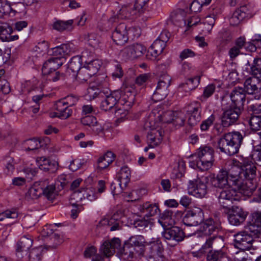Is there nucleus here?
Masks as SVG:
<instances>
[{"instance_id":"4468645a","label":"nucleus","mask_w":261,"mask_h":261,"mask_svg":"<svg viewBox=\"0 0 261 261\" xmlns=\"http://www.w3.org/2000/svg\"><path fill=\"white\" fill-rule=\"evenodd\" d=\"M171 77L165 75L158 82L156 89L152 94V100L155 102L161 101L164 99L169 93L168 87L170 85Z\"/></svg>"},{"instance_id":"e433bc0d","label":"nucleus","mask_w":261,"mask_h":261,"mask_svg":"<svg viewBox=\"0 0 261 261\" xmlns=\"http://www.w3.org/2000/svg\"><path fill=\"white\" fill-rule=\"evenodd\" d=\"M16 11L6 0H0V17H13Z\"/></svg>"},{"instance_id":"69168bd1","label":"nucleus","mask_w":261,"mask_h":261,"mask_svg":"<svg viewBox=\"0 0 261 261\" xmlns=\"http://www.w3.org/2000/svg\"><path fill=\"white\" fill-rule=\"evenodd\" d=\"M220 41L224 44H227L231 41L232 37L228 31H222L219 34Z\"/></svg>"},{"instance_id":"f03ea898","label":"nucleus","mask_w":261,"mask_h":261,"mask_svg":"<svg viewBox=\"0 0 261 261\" xmlns=\"http://www.w3.org/2000/svg\"><path fill=\"white\" fill-rule=\"evenodd\" d=\"M135 92L130 87H123L120 90H115L101 102L102 110L107 111L116 106L115 116L117 123H120L128 118V111L135 101Z\"/></svg>"},{"instance_id":"20e7f679","label":"nucleus","mask_w":261,"mask_h":261,"mask_svg":"<svg viewBox=\"0 0 261 261\" xmlns=\"http://www.w3.org/2000/svg\"><path fill=\"white\" fill-rule=\"evenodd\" d=\"M214 149L212 147L201 146L196 152L193 154L189 160V166L194 169L201 171L210 169L214 163Z\"/></svg>"},{"instance_id":"ea45409f","label":"nucleus","mask_w":261,"mask_h":261,"mask_svg":"<svg viewBox=\"0 0 261 261\" xmlns=\"http://www.w3.org/2000/svg\"><path fill=\"white\" fill-rule=\"evenodd\" d=\"M146 193V189H140L139 190H133L128 194L124 193L123 196L127 201H135L139 199L143 195Z\"/></svg>"},{"instance_id":"2eb2a0df","label":"nucleus","mask_w":261,"mask_h":261,"mask_svg":"<svg viewBox=\"0 0 261 261\" xmlns=\"http://www.w3.org/2000/svg\"><path fill=\"white\" fill-rule=\"evenodd\" d=\"M254 14L251 6H241L236 9L229 18L230 25L236 26L240 23L245 18H250Z\"/></svg>"},{"instance_id":"7ed1b4c3","label":"nucleus","mask_w":261,"mask_h":261,"mask_svg":"<svg viewBox=\"0 0 261 261\" xmlns=\"http://www.w3.org/2000/svg\"><path fill=\"white\" fill-rule=\"evenodd\" d=\"M261 238V212L252 215L251 221L249 222L245 230L234 235V246L240 250H249L254 238Z\"/></svg>"},{"instance_id":"5701e85b","label":"nucleus","mask_w":261,"mask_h":261,"mask_svg":"<svg viewBox=\"0 0 261 261\" xmlns=\"http://www.w3.org/2000/svg\"><path fill=\"white\" fill-rule=\"evenodd\" d=\"M240 114V109L234 107L230 108L223 113L221 117V124L223 127H228L236 123Z\"/></svg>"},{"instance_id":"a19ab883","label":"nucleus","mask_w":261,"mask_h":261,"mask_svg":"<svg viewBox=\"0 0 261 261\" xmlns=\"http://www.w3.org/2000/svg\"><path fill=\"white\" fill-rule=\"evenodd\" d=\"M185 110L186 114H201V105L199 101H193L186 106Z\"/></svg>"},{"instance_id":"c03bdc74","label":"nucleus","mask_w":261,"mask_h":261,"mask_svg":"<svg viewBox=\"0 0 261 261\" xmlns=\"http://www.w3.org/2000/svg\"><path fill=\"white\" fill-rule=\"evenodd\" d=\"M89 73V71L88 69L85 65L80 68L76 75L77 85L80 83L87 81L92 76V75H88Z\"/></svg>"},{"instance_id":"a18cd8bd","label":"nucleus","mask_w":261,"mask_h":261,"mask_svg":"<svg viewBox=\"0 0 261 261\" xmlns=\"http://www.w3.org/2000/svg\"><path fill=\"white\" fill-rule=\"evenodd\" d=\"M43 248L42 246L34 248L29 254L30 261H40L41 260Z\"/></svg>"},{"instance_id":"2f4dec72","label":"nucleus","mask_w":261,"mask_h":261,"mask_svg":"<svg viewBox=\"0 0 261 261\" xmlns=\"http://www.w3.org/2000/svg\"><path fill=\"white\" fill-rule=\"evenodd\" d=\"M200 83V77L195 76L189 78L186 81V82L179 85L178 91H184L185 94L189 93L191 90L197 88Z\"/></svg>"},{"instance_id":"f3484780","label":"nucleus","mask_w":261,"mask_h":261,"mask_svg":"<svg viewBox=\"0 0 261 261\" xmlns=\"http://www.w3.org/2000/svg\"><path fill=\"white\" fill-rule=\"evenodd\" d=\"M166 34L161 33L159 39H156L148 48L146 57L149 60H154L162 53L166 45L167 37L164 38Z\"/></svg>"},{"instance_id":"f704fd0d","label":"nucleus","mask_w":261,"mask_h":261,"mask_svg":"<svg viewBox=\"0 0 261 261\" xmlns=\"http://www.w3.org/2000/svg\"><path fill=\"white\" fill-rule=\"evenodd\" d=\"M261 80L255 77H249L244 82L245 92L249 94H252L258 91V86L261 85Z\"/></svg>"},{"instance_id":"393cba45","label":"nucleus","mask_w":261,"mask_h":261,"mask_svg":"<svg viewBox=\"0 0 261 261\" xmlns=\"http://www.w3.org/2000/svg\"><path fill=\"white\" fill-rule=\"evenodd\" d=\"M246 92L244 88L235 87L230 94V98L234 107L240 109L243 106L245 101Z\"/></svg>"},{"instance_id":"a878e982","label":"nucleus","mask_w":261,"mask_h":261,"mask_svg":"<svg viewBox=\"0 0 261 261\" xmlns=\"http://www.w3.org/2000/svg\"><path fill=\"white\" fill-rule=\"evenodd\" d=\"M138 211L144 216L148 218L160 212L158 205L155 203L146 202L138 206Z\"/></svg>"},{"instance_id":"4c0bfd02","label":"nucleus","mask_w":261,"mask_h":261,"mask_svg":"<svg viewBox=\"0 0 261 261\" xmlns=\"http://www.w3.org/2000/svg\"><path fill=\"white\" fill-rule=\"evenodd\" d=\"M99 226H110V231H115L119 229L120 225L115 215L112 217L109 216L102 219L98 223Z\"/></svg>"},{"instance_id":"6e6d98bb","label":"nucleus","mask_w":261,"mask_h":261,"mask_svg":"<svg viewBox=\"0 0 261 261\" xmlns=\"http://www.w3.org/2000/svg\"><path fill=\"white\" fill-rule=\"evenodd\" d=\"M113 66V71L112 73L113 79L115 80L117 78H121L123 75V71L120 64L117 62L115 61Z\"/></svg>"},{"instance_id":"4d7b16f0","label":"nucleus","mask_w":261,"mask_h":261,"mask_svg":"<svg viewBox=\"0 0 261 261\" xmlns=\"http://www.w3.org/2000/svg\"><path fill=\"white\" fill-rule=\"evenodd\" d=\"M64 44L57 46L53 48V51L54 56H56V58H59L60 59L61 61H63V62L65 60V58L64 57L65 53L64 49ZM54 58H55V57Z\"/></svg>"},{"instance_id":"bb28decb","label":"nucleus","mask_w":261,"mask_h":261,"mask_svg":"<svg viewBox=\"0 0 261 261\" xmlns=\"http://www.w3.org/2000/svg\"><path fill=\"white\" fill-rule=\"evenodd\" d=\"M33 244V240L27 236L21 238L18 242L16 248V255L19 258H21L27 254L28 251Z\"/></svg>"},{"instance_id":"6e6552de","label":"nucleus","mask_w":261,"mask_h":261,"mask_svg":"<svg viewBox=\"0 0 261 261\" xmlns=\"http://www.w3.org/2000/svg\"><path fill=\"white\" fill-rule=\"evenodd\" d=\"M228 189L222 190L218 197L219 202L221 206L224 210L230 211L234 201H238L240 197L238 194H242L238 189L229 187Z\"/></svg>"},{"instance_id":"412c9836","label":"nucleus","mask_w":261,"mask_h":261,"mask_svg":"<svg viewBox=\"0 0 261 261\" xmlns=\"http://www.w3.org/2000/svg\"><path fill=\"white\" fill-rule=\"evenodd\" d=\"M221 229V222L219 220H214L212 218L206 219L201 228V231L203 235L206 236L217 237V233Z\"/></svg>"},{"instance_id":"052dcab7","label":"nucleus","mask_w":261,"mask_h":261,"mask_svg":"<svg viewBox=\"0 0 261 261\" xmlns=\"http://www.w3.org/2000/svg\"><path fill=\"white\" fill-rule=\"evenodd\" d=\"M97 122L96 118L92 115L83 116L81 119V123L84 125H87L91 127Z\"/></svg>"},{"instance_id":"37998d69","label":"nucleus","mask_w":261,"mask_h":261,"mask_svg":"<svg viewBox=\"0 0 261 261\" xmlns=\"http://www.w3.org/2000/svg\"><path fill=\"white\" fill-rule=\"evenodd\" d=\"M101 61L97 59L86 63L85 66L89 71L88 75H92L93 76L96 74L101 66Z\"/></svg>"},{"instance_id":"de8ad7c7","label":"nucleus","mask_w":261,"mask_h":261,"mask_svg":"<svg viewBox=\"0 0 261 261\" xmlns=\"http://www.w3.org/2000/svg\"><path fill=\"white\" fill-rule=\"evenodd\" d=\"M215 89L216 86L215 84H211L208 85L204 88L203 94L199 97V99L201 101L206 100L213 94Z\"/></svg>"},{"instance_id":"8fccbe9b","label":"nucleus","mask_w":261,"mask_h":261,"mask_svg":"<svg viewBox=\"0 0 261 261\" xmlns=\"http://www.w3.org/2000/svg\"><path fill=\"white\" fill-rule=\"evenodd\" d=\"M249 124L252 130H258L261 129V115H253L249 120Z\"/></svg>"},{"instance_id":"bf43d9fd","label":"nucleus","mask_w":261,"mask_h":261,"mask_svg":"<svg viewBox=\"0 0 261 261\" xmlns=\"http://www.w3.org/2000/svg\"><path fill=\"white\" fill-rule=\"evenodd\" d=\"M18 217V213L15 211L7 210L0 213V221H3L6 218L16 219Z\"/></svg>"},{"instance_id":"ddd939ff","label":"nucleus","mask_w":261,"mask_h":261,"mask_svg":"<svg viewBox=\"0 0 261 261\" xmlns=\"http://www.w3.org/2000/svg\"><path fill=\"white\" fill-rule=\"evenodd\" d=\"M43 186V193L49 199H52L55 196L56 190H61L65 186V175L62 174L54 184L53 182L49 183L48 180L42 181Z\"/></svg>"},{"instance_id":"aec40b11","label":"nucleus","mask_w":261,"mask_h":261,"mask_svg":"<svg viewBox=\"0 0 261 261\" xmlns=\"http://www.w3.org/2000/svg\"><path fill=\"white\" fill-rule=\"evenodd\" d=\"M146 51V47L142 44L134 43L124 47L121 53L126 59H136L142 56Z\"/></svg>"},{"instance_id":"e2e57ef3","label":"nucleus","mask_w":261,"mask_h":261,"mask_svg":"<svg viewBox=\"0 0 261 261\" xmlns=\"http://www.w3.org/2000/svg\"><path fill=\"white\" fill-rule=\"evenodd\" d=\"M70 204L72 206V208L71 210L70 217L73 219H75L78 217L79 213L83 210V206L81 205L71 202Z\"/></svg>"},{"instance_id":"338daca9","label":"nucleus","mask_w":261,"mask_h":261,"mask_svg":"<svg viewBox=\"0 0 261 261\" xmlns=\"http://www.w3.org/2000/svg\"><path fill=\"white\" fill-rule=\"evenodd\" d=\"M99 94V90L93 87H89L87 89V96L90 99L92 100L95 98Z\"/></svg>"},{"instance_id":"79ce46f5","label":"nucleus","mask_w":261,"mask_h":261,"mask_svg":"<svg viewBox=\"0 0 261 261\" xmlns=\"http://www.w3.org/2000/svg\"><path fill=\"white\" fill-rule=\"evenodd\" d=\"M13 32L12 28L7 23L0 25V39L3 41H8L10 38V35Z\"/></svg>"},{"instance_id":"9b49d317","label":"nucleus","mask_w":261,"mask_h":261,"mask_svg":"<svg viewBox=\"0 0 261 261\" xmlns=\"http://www.w3.org/2000/svg\"><path fill=\"white\" fill-rule=\"evenodd\" d=\"M143 13V11L139 8H135V4L132 7L128 6H124L119 10L116 15L111 16L108 21L109 23H113L116 21V19H134L138 17Z\"/></svg>"},{"instance_id":"7c9ffc66","label":"nucleus","mask_w":261,"mask_h":261,"mask_svg":"<svg viewBox=\"0 0 261 261\" xmlns=\"http://www.w3.org/2000/svg\"><path fill=\"white\" fill-rule=\"evenodd\" d=\"M132 171L130 168L127 165L122 166L116 173V177L120 184H123L124 187H126L130 181Z\"/></svg>"},{"instance_id":"49530a36","label":"nucleus","mask_w":261,"mask_h":261,"mask_svg":"<svg viewBox=\"0 0 261 261\" xmlns=\"http://www.w3.org/2000/svg\"><path fill=\"white\" fill-rule=\"evenodd\" d=\"M83 191L84 199H87L90 201H93L97 199L99 196L95 189L93 187L86 188V189H83Z\"/></svg>"},{"instance_id":"0e129e2a","label":"nucleus","mask_w":261,"mask_h":261,"mask_svg":"<svg viewBox=\"0 0 261 261\" xmlns=\"http://www.w3.org/2000/svg\"><path fill=\"white\" fill-rule=\"evenodd\" d=\"M125 187L123 186V184L120 185V182H118V184L112 183L110 187L111 193L114 196L118 195L122 193L123 188Z\"/></svg>"},{"instance_id":"c9c22d12","label":"nucleus","mask_w":261,"mask_h":261,"mask_svg":"<svg viewBox=\"0 0 261 261\" xmlns=\"http://www.w3.org/2000/svg\"><path fill=\"white\" fill-rule=\"evenodd\" d=\"M54 111H50L49 116L51 118H62L64 116L65 112V100L64 98L58 101L54 107Z\"/></svg>"},{"instance_id":"4be33fe9","label":"nucleus","mask_w":261,"mask_h":261,"mask_svg":"<svg viewBox=\"0 0 261 261\" xmlns=\"http://www.w3.org/2000/svg\"><path fill=\"white\" fill-rule=\"evenodd\" d=\"M150 250L147 261H166V257L163 255L164 248L160 240L151 244Z\"/></svg>"},{"instance_id":"0eeeda50","label":"nucleus","mask_w":261,"mask_h":261,"mask_svg":"<svg viewBox=\"0 0 261 261\" xmlns=\"http://www.w3.org/2000/svg\"><path fill=\"white\" fill-rule=\"evenodd\" d=\"M154 112H152L144 123V128L148 130L147 142L148 146L154 148L162 141V131L159 128V122L155 121Z\"/></svg>"},{"instance_id":"a211bd4d","label":"nucleus","mask_w":261,"mask_h":261,"mask_svg":"<svg viewBox=\"0 0 261 261\" xmlns=\"http://www.w3.org/2000/svg\"><path fill=\"white\" fill-rule=\"evenodd\" d=\"M224 212L229 214L228 220L229 223L236 226L242 223L245 220L248 214L242 208L237 206H232L229 211L224 209Z\"/></svg>"},{"instance_id":"603ef678","label":"nucleus","mask_w":261,"mask_h":261,"mask_svg":"<svg viewBox=\"0 0 261 261\" xmlns=\"http://www.w3.org/2000/svg\"><path fill=\"white\" fill-rule=\"evenodd\" d=\"M83 199L84 195L83 189H81L77 191H73L70 195L69 201L70 203L71 202L77 204V203L82 201Z\"/></svg>"},{"instance_id":"680f3d73","label":"nucleus","mask_w":261,"mask_h":261,"mask_svg":"<svg viewBox=\"0 0 261 261\" xmlns=\"http://www.w3.org/2000/svg\"><path fill=\"white\" fill-rule=\"evenodd\" d=\"M84 164V160L76 159L70 161L68 168L72 172L76 171Z\"/></svg>"},{"instance_id":"774afa93","label":"nucleus","mask_w":261,"mask_h":261,"mask_svg":"<svg viewBox=\"0 0 261 261\" xmlns=\"http://www.w3.org/2000/svg\"><path fill=\"white\" fill-rule=\"evenodd\" d=\"M186 21V24L188 28H191L192 26L196 25L200 22V19L197 15H193L190 17Z\"/></svg>"},{"instance_id":"58836bf2","label":"nucleus","mask_w":261,"mask_h":261,"mask_svg":"<svg viewBox=\"0 0 261 261\" xmlns=\"http://www.w3.org/2000/svg\"><path fill=\"white\" fill-rule=\"evenodd\" d=\"M226 254L221 250H210L206 257V261H229Z\"/></svg>"},{"instance_id":"13d9d810","label":"nucleus","mask_w":261,"mask_h":261,"mask_svg":"<svg viewBox=\"0 0 261 261\" xmlns=\"http://www.w3.org/2000/svg\"><path fill=\"white\" fill-rule=\"evenodd\" d=\"M215 120V117L214 115L212 114L206 119L203 121L200 124V129L201 131L207 130L210 126L212 125Z\"/></svg>"},{"instance_id":"864d4df0","label":"nucleus","mask_w":261,"mask_h":261,"mask_svg":"<svg viewBox=\"0 0 261 261\" xmlns=\"http://www.w3.org/2000/svg\"><path fill=\"white\" fill-rule=\"evenodd\" d=\"M218 239L217 237L212 236L208 237L206 239L205 243L201 246L202 250L204 251V253L207 252H209L210 249L213 247V244L214 243L217 242Z\"/></svg>"},{"instance_id":"09e8293b","label":"nucleus","mask_w":261,"mask_h":261,"mask_svg":"<svg viewBox=\"0 0 261 261\" xmlns=\"http://www.w3.org/2000/svg\"><path fill=\"white\" fill-rule=\"evenodd\" d=\"M149 220L146 217H140L134 220V226L139 230H142L148 226Z\"/></svg>"},{"instance_id":"6ab92c4d","label":"nucleus","mask_w":261,"mask_h":261,"mask_svg":"<svg viewBox=\"0 0 261 261\" xmlns=\"http://www.w3.org/2000/svg\"><path fill=\"white\" fill-rule=\"evenodd\" d=\"M188 191L189 194L195 197L201 198L207 193V186L204 181L198 178L189 181Z\"/></svg>"},{"instance_id":"c756f323","label":"nucleus","mask_w":261,"mask_h":261,"mask_svg":"<svg viewBox=\"0 0 261 261\" xmlns=\"http://www.w3.org/2000/svg\"><path fill=\"white\" fill-rule=\"evenodd\" d=\"M42 181L35 182L25 194V198L28 200L37 199L43 193Z\"/></svg>"},{"instance_id":"39448f33","label":"nucleus","mask_w":261,"mask_h":261,"mask_svg":"<svg viewBox=\"0 0 261 261\" xmlns=\"http://www.w3.org/2000/svg\"><path fill=\"white\" fill-rule=\"evenodd\" d=\"M243 137L239 132L228 133L222 137L218 142V147L221 152L229 155L238 152Z\"/></svg>"},{"instance_id":"5fc2aeb1","label":"nucleus","mask_w":261,"mask_h":261,"mask_svg":"<svg viewBox=\"0 0 261 261\" xmlns=\"http://www.w3.org/2000/svg\"><path fill=\"white\" fill-rule=\"evenodd\" d=\"M188 119V124L193 127L196 125L201 120V114H186Z\"/></svg>"},{"instance_id":"423d86ee","label":"nucleus","mask_w":261,"mask_h":261,"mask_svg":"<svg viewBox=\"0 0 261 261\" xmlns=\"http://www.w3.org/2000/svg\"><path fill=\"white\" fill-rule=\"evenodd\" d=\"M158 222L165 229L162 232V236L165 240L174 241L176 243L184 240V233L179 227L167 228L173 224L170 212H164L159 219Z\"/></svg>"},{"instance_id":"3c124183","label":"nucleus","mask_w":261,"mask_h":261,"mask_svg":"<svg viewBox=\"0 0 261 261\" xmlns=\"http://www.w3.org/2000/svg\"><path fill=\"white\" fill-rule=\"evenodd\" d=\"M42 142L37 139H30L25 141V148L28 150H34L40 147Z\"/></svg>"},{"instance_id":"9d476101","label":"nucleus","mask_w":261,"mask_h":261,"mask_svg":"<svg viewBox=\"0 0 261 261\" xmlns=\"http://www.w3.org/2000/svg\"><path fill=\"white\" fill-rule=\"evenodd\" d=\"M82 58L79 56L73 57L68 63V68L66 70V79L67 84L69 85L71 82H73L71 88H74L77 86L76 75L82 65Z\"/></svg>"},{"instance_id":"c85d7f7f","label":"nucleus","mask_w":261,"mask_h":261,"mask_svg":"<svg viewBox=\"0 0 261 261\" xmlns=\"http://www.w3.org/2000/svg\"><path fill=\"white\" fill-rule=\"evenodd\" d=\"M63 226L61 223H54L52 225H46L42 229L41 234L43 237H51V239H54V244L50 247L56 248V246L62 242L59 236L56 233H54L53 230L55 226Z\"/></svg>"},{"instance_id":"f257e3e1","label":"nucleus","mask_w":261,"mask_h":261,"mask_svg":"<svg viewBox=\"0 0 261 261\" xmlns=\"http://www.w3.org/2000/svg\"><path fill=\"white\" fill-rule=\"evenodd\" d=\"M228 171L220 170L212 181V185L220 188L226 186L238 189L243 195L250 196L256 189L252 180L256 175V168L249 159L244 160L243 163L233 159Z\"/></svg>"},{"instance_id":"72a5a7b5","label":"nucleus","mask_w":261,"mask_h":261,"mask_svg":"<svg viewBox=\"0 0 261 261\" xmlns=\"http://www.w3.org/2000/svg\"><path fill=\"white\" fill-rule=\"evenodd\" d=\"M36 161L37 166L41 170L53 172L57 168L56 162L51 161L45 157L38 158Z\"/></svg>"},{"instance_id":"1a4fd4ad","label":"nucleus","mask_w":261,"mask_h":261,"mask_svg":"<svg viewBox=\"0 0 261 261\" xmlns=\"http://www.w3.org/2000/svg\"><path fill=\"white\" fill-rule=\"evenodd\" d=\"M63 61H61L59 58H51L43 65L42 68V73L43 78L45 76L48 81H57L59 78V73L58 72L55 73V76H52L55 71L62 64Z\"/></svg>"},{"instance_id":"473e14b6","label":"nucleus","mask_w":261,"mask_h":261,"mask_svg":"<svg viewBox=\"0 0 261 261\" xmlns=\"http://www.w3.org/2000/svg\"><path fill=\"white\" fill-rule=\"evenodd\" d=\"M187 15L184 10L178 9L172 11L170 15L171 21L175 25L181 27L182 24L186 25L185 17Z\"/></svg>"},{"instance_id":"cd10ccee","label":"nucleus","mask_w":261,"mask_h":261,"mask_svg":"<svg viewBox=\"0 0 261 261\" xmlns=\"http://www.w3.org/2000/svg\"><path fill=\"white\" fill-rule=\"evenodd\" d=\"M116 158L114 153L111 151H108L102 155L100 156L97 161V169L102 171L109 167L114 162Z\"/></svg>"},{"instance_id":"f8f14e48","label":"nucleus","mask_w":261,"mask_h":261,"mask_svg":"<svg viewBox=\"0 0 261 261\" xmlns=\"http://www.w3.org/2000/svg\"><path fill=\"white\" fill-rule=\"evenodd\" d=\"M203 220L204 214L202 210L200 207H195L186 212L182 218V222L187 226H196Z\"/></svg>"},{"instance_id":"b1692460","label":"nucleus","mask_w":261,"mask_h":261,"mask_svg":"<svg viewBox=\"0 0 261 261\" xmlns=\"http://www.w3.org/2000/svg\"><path fill=\"white\" fill-rule=\"evenodd\" d=\"M121 241L118 238H114L111 241H106L101 246L100 251L106 257H110L114 254L116 249H119Z\"/></svg>"},{"instance_id":"dca6fc26","label":"nucleus","mask_w":261,"mask_h":261,"mask_svg":"<svg viewBox=\"0 0 261 261\" xmlns=\"http://www.w3.org/2000/svg\"><path fill=\"white\" fill-rule=\"evenodd\" d=\"M128 28L124 23H120L112 31L111 38L113 42L117 45H123L129 39Z\"/></svg>"}]
</instances>
